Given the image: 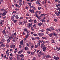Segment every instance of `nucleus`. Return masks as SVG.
I'll use <instances>...</instances> for the list:
<instances>
[{"label":"nucleus","instance_id":"1","mask_svg":"<svg viewBox=\"0 0 60 60\" xmlns=\"http://www.w3.org/2000/svg\"><path fill=\"white\" fill-rule=\"evenodd\" d=\"M42 42L43 43L44 42L43 40H40L38 42L37 45H40V44H41L40 43H41Z\"/></svg>","mask_w":60,"mask_h":60},{"label":"nucleus","instance_id":"2","mask_svg":"<svg viewBox=\"0 0 60 60\" xmlns=\"http://www.w3.org/2000/svg\"><path fill=\"white\" fill-rule=\"evenodd\" d=\"M26 45L28 47H30V46H31V45H32V43L31 42H29L28 43H26Z\"/></svg>","mask_w":60,"mask_h":60},{"label":"nucleus","instance_id":"3","mask_svg":"<svg viewBox=\"0 0 60 60\" xmlns=\"http://www.w3.org/2000/svg\"><path fill=\"white\" fill-rule=\"evenodd\" d=\"M10 48H13V49H15V45L12 44L10 45Z\"/></svg>","mask_w":60,"mask_h":60},{"label":"nucleus","instance_id":"4","mask_svg":"<svg viewBox=\"0 0 60 60\" xmlns=\"http://www.w3.org/2000/svg\"><path fill=\"white\" fill-rule=\"evenodd\" d=\"M10 51V49H8L7 51L6 52V53L7 55V56H9L10 55H9V53L8 51Z\"/></svg>","mask_w":60,"mask_h":60},{"label":"nucleus","instance_id":"5","mask_svg":"<svg viewBox=\"0 0 60 60\" xmlns=\"http://www.w3.org/2000/svg\"><path fill=\"white\" fill-rule=\"evenodd\" d=\"M53 59L55 60H59V58L58 56H57V57L56 56H54L53 57Z\"/></svg>","mask_w":60,"mask_h":60},{"label":"nucleus","instance_id":"6","mask_svg":"<svg viewBox=\"0 0 60 60\" xmlns=\"http://www.w3.org/2000/svg\"><path fill=\"white\" fill-rule=\"evenodd\" d=\"M29 11H30L32 13H35L33 9H30L29 10Z\"/></svg>","mask_w":60,"mask_h":60},{"label":"nucleus","instance_id":"7","mask_svg":"<svg viewBox=\"0 0 60 60\" xmlns=\"http://www.w3.org/2000/svg\"><path fill=\"white\" fill-rule=\"evenodd\" d=\"M38 34L39 36H43L44 35V34L42 33H38Z\"/></svg>","mask_w":60,"mask_h":60},{"label":"nucleus","instance_id":"8","mask_svg":"<svg viewBox=\"0 0 60 60\" xmlns=\"http://www.w3.org/2000/svg\"><path fill=\"white\" fill-rule=\"evenodd\" d=\"M24 50V49H22L21 50H20L18 52V54H21L22 53V52H23V51Z\"/></svg>","mask_w":60,"mask_h":60},{"label":"nucleus","instance_id":"9","mask_svg":"<svg viewBox=\"0 0 60 60\" xmlns=\"http://www.w3.org/2000/svg\"><path fill=\"white\" fill-rule=\"evenodd\" d=\"M6 30V27H5L4 28V30H3V31L2 32V33L4 34H5V30Z\"/></svg>","mask_w":60,"mask_h":60},{"label":"nucleus","instance_id":"10","mask_svg":"<svg viewBox=\"0 0 60 60\" xmlns=\"http://www.w3.org/2000/svg\"><path fill=\"white\" fill-rule=\"evenodd\" d=\"M28 24V26H27V27L28 28H30V27H31L32 26L31 25V24L30 23H29Z\"/></svg>","mask_w":60,"mask_h":60},{"label":"nucleus","instance_id":"11","mask_svg":"<svg viewBox=\"0 0 60 60\" xmlns=\"http://www.w3.org/2000/svg\"><path fill=\"white\" fill-rule=\"evenodd\" d=\"M42 49L43 51L45 52V51H46V47H45L44 48H43Z\"/></svg>","mask_w":60,"mask_h":60},{"label":"nucleus","instance_id":"12","mask_svg":"<svg viewBox=\"0 0 60 60\" xmlns=\"http://www.w3.org/2000/svg\"><path fill=\"white\" fill-rule=\"evenodd\" d=\"M55 14H56L57 16H60V15L59 14H60V13H58H58L57 12H55Z\"/></svg>","mask_w":60,"mask_h":60},{"label":"nucleus","instance_id":"13","mask_svg":"<svg viewBox=\"0 0 60 60\" xmlns=\"http://www.w3.org/2000/svg\"><path fill=\"white\" fill-rule=\"evenodd\" d=\"M49 28H51V30H52V31H54L55 30V29L52 26L50 28H49Z\"/></svg>","mask_w":60,"mask_h":60},{"label":"nucleus","instance_id":"14","mask_svg":"<svg viewBox=\"0 0 60 60\" xmlns=\"http://www.w3.org/2000/svg\"><path fill=\"white\" fill-rule=\"evenodd\" d=\"M24 49L25 50H29V48L27 47H24Z\"/></svg>","mask_w":60,"mask_h":60},{"label":"nucleus","instance_id":"15","mask_svg":"<svg viewBox=\"0 0 60 60\" xmlns=\"http://www.w3.org/2000/svg\"><path fill=\"white\" fill-rule=\"evenodd\" d=\"M20 44L21 45H22L23 44V40L20 42Z\"/></svg>","mask_w":60,"mask_h":60},{"label":"nucleus","instance_id":"16","mask_svg":"<svg viewBox=\"0 0 60 60\" xmlns=\"http://www.w3.org/2000/svg\"><path fill=\"white\" fill-rule=\"evenodd\" d=\"M53 35V33H51L50 34H48V35L50 37H52V36Z\"/></svg>","mask_w":60,"mask_h":60},{"label":"nucleus","instance_id":"17","mask_svg":"<svg viewBox=\"0 0 60 60\" xmlns=\"http://www.w3.org/2000/svg\"><path fill=\"white\" fill-rule=\"evenodd\" d=\"M11 39H13V37L14 38V37H15V36L14 35V34H12V35H11Z\"/></svg>","mask_w":60,"mask_h":60},{"label":"nucleus","instance_id":"18","mask_svg":"<svg viewBox=\"0 0 60 60\" xmlns=\"http://www.w3.org/2000/svg\"><path fill=\"white\" fill-rule=\"evenodd\" d=\"M39 2H40V0H37L36 3V4H38L39 3Z\"/></svg>","mask_w":60,"mask_h":60},{"label":"nucleus","instance_id":"19","mask_svg":"<svg viewBox=\"0 0 60 60\" xmlns=\"http://www.w3.org/2000/svg\"><path fill=\"white\" fill-rule=\"evenodd\" d=\"M20 56L21 57H22V58H23V57H24V54H21L20 55Z\"/></svg>","mask_w":60,"mask_h":60},{"label":"nucleus","instance_id":"20","mask_svg":"<svg viewBox=\"0 0 60 60\" xmlns=\"http://www.w3.org/2000/svg\"><path fill=\"white\" fill-rule=\"evenodd\" d=\"M2 47H4L5 46V44L4 43L3 44H2Z\"/></svg>","mask_w":60,"mask_h":60},{"label":"nucleus","instance_id":"21","mask_svg":"<svg viewBox=\"0 0 60 60\" xmlns=\"http://www.w3.org/2000/svg\"><path fill=\"white\" fill-rule=\"evenodd\" d=\"M35 54V52H31V55H34Z\"/></svg>","mask_w":60,"mask_h":60},{"label":"nucleus","instance_id":"22","mask_svg":"<svg viewBox=\"0 0 60 60\" xmlns=\"http://www.w3.org/2000/svg\"><path fill=\"white\" fill-rule=\"evenodd\" d=\"M3 25H4V24L2 23V22H0V25H1L2 26H3Z\"/></svg>","mask_w":60,"mask_h":60},{"label":"nucleus","instance_id":"23","mask_svg":"<svg viewBox=\"0 0 60 60\" xmlns=\"http://www.w3.org/2000/svg\"><path fill=\"white\" fill-rule=\"evenodd\" d=\"M51 41L52 43H55V40H54V39H52L51 40Z\"/></svg>","mask_w":60,"mask_h":60},{"label":"nucleus","instance_id":"24","mask_svg":"<svg viewBox=\"0 0 60 60\" xmlns=\"http://www.w3.org/2000/svg\"><path fill=\"white\" fill-rule=\"evenodd\" d=\"M13 22L15 23H17L18 21L17 20H14L13 21Z\"/></svg>","mask_w":60,"mask_h":60},{"label":"nucleus","instance_id":"25","mask_svg":"<svg viewBox=\"0 0 60 60\" xmlns=\"http://www.w3.org/2000/svg\"><path fill=\"white\" fill-rule=\"evenodd\" d=\"M52 34H53V35L54 36H56L57 35V34L54 33H53Z\"/></svg>","mask_w":60,"mask_h":60},{"label":"nucleus","instance_id":"26","mask_svg":"<svg viewBox=\"0 0 60 60\" xmlns=\"http://www.w3.org/2000/svg\"><path fill=\"white\" fill-rule=\"evenodd\" d=\"M15 17L16 19H19V17L18 15H16Z\"/></svg>","mask_w":60,"mask_h":60},{"label":"nucleus","instance_id":"27","mask_svg":"<svg viewBox=\"0 0 60 60\" xmlns=\"http://www.w3.org/2000/svg\"><path fill=\"white\" fill-rule=\"evenodd\" d=\"M23 30L25 32H27V28H25L23 29Z\"/></svg>","mask_w":60,"mask_h":60},{"label":"nucleus","instance_id":"28","mask_svg":"<svg viewBox=\"0 0 60 60\" xmlns=\"http://www.w3.org/2000/svg\"><path fill=\"white\" fill-rule=\"evenodd\" d=\"M46 30H47V31H51V30L50 29V28L49 29V28H47L46 29Z\"/></svg>","mask_w":60,"mask_h":60},{"label":"nucleus","instance_id":"29","mask_svg":"<svg viewBox=\"0 0 60 60\" xmlns=\"http://www.w3.org/2000/svg\"><path fill=\"white\" fill-rule=\"evenodd\" d=\"M40 20L42 22H44L45 21V20H44V19H41Z\"/></svg>","mask_w":60,"mask_h":60},{"label":"nucleus","instance_id":"30","mask_svg":"<svg viewBox=\"0 0 60 60\" xmlns=\"http://www.w3.org/2000/svg\"><path fill=\"white\" fill-rule=\"evenodd\" d=\"M14 19V17L12 16L11 18V20H13Z\"/></svg>","mask_w":60,"mask_h":60},{"label":"nucleus","instance_id":"31","mask_svg":"<svg viewBox=\"0 0 60 60\" xmlns=\"http://www.w3.org/2000/svg\"><path fill=\"white\" fill-rule=\"evenodd\" d=\"M42 23L41 22H40L38 23V26H41V25H42Z\"/></svg>","mask_w":60,"mask_h":60},{"label":"nucleus","instance_id":"32","mask_svg":"<svg viewBox=\"0 0 60 60\" xmlns=\"http://www.w3.org/2000/svg\"><path fill=\"white\" fill-rule=\"evenodd\" d=\"M56 49L57 51H59V49H58V47H56Z\"/></svg>","mask_w":60,"mask_h":60},{"label":"nucleus","instance_id":"33","mask_svg":"<svg viewBox=\"0 0 60 60\" xmlns=\"http://www.w3.org/2000/svg\"><path fill=\"white\" fill-rule=\"evenodd\" d=\"M13 13H15V14H16L17 13V11H13L12 12Z\"/></svg>","mask_w":60,"mask_h":60},{"label":"nucleus","instance_id":"34","mask_svg":"<svg viewBox=\"0 0 60 60\" xmlns=\"http://www.w3.org/2000/svg\"><path fill=\"white\" fill-rule=\"evenodd\" d=\"M32 40H36V38H32Z\"/></svg>","mask_w":60,"mask_h":60},{"label":"nucleus","instance_id":"35","mask_svg":"<svg viewBox=\"0 0 60 60\" xmlns=\"http://www.w3.org/2000/svg\"><path fill=\"white\" fill-rule=\"evenodd\" d=\"M34 47V45L33 44L30 47L31 48H33Z\"/></svg>","mask_w":60,"mask_h":60},{"label":"nucleus","instance_id":"36","mask_svg":"<svg viewBox=\"0 0 60 60\" xmlns=\"http://www.w3.org/2000/svg\"><path fill=\"white\" fill-rule=\"evenodd\" d=\"M32 60H37V59H36V58L34 57L33 58Z\"/></svg>","mask_w":60,"mask_h":60},{"label":"nucleus","instance_id":"37","mask_svg":"<svg viewBox=\"0 0 60 60\" xmlns=\"http://www.w3.org/2000/svg\"><path fill=\"white\" fill-rule=\"evenodd\" d=\"M3 13L6 14L7 13V11L6 10H4Z\"/></svg>","mask_w":60,"mask_h":60},{"label":"nucleus","instance_id":"38","mask_svg":"<svg viewBox=\"0 0 60 60\" xmlns=\"http://www.w3.org/2000/svg\"><path fill=\"white\" fill-rule=\"evenodd\" d=\"M44 44V43H42L41 44V48H42L43 47V45Z\"/></svg>","mask_w":60,"mask_h":60},{"label":"nucleus","instance_id":"39","mask_svg":"<svg viewBox=\"0 0 60 60\" xmlns=\"http://www.w3.org/2000/svg\"><path fill=\"white\" fill-rule=\"evenodd\" d=\"M33 35L34 36H38V35L36 34H33Z\"/></svg>","mask_w":60,"mask_h":60},{"label":"nucleus","instance_id":"40","mask_svg":"<svg viewBox=\"0 0 60 60\" xmlns=\"http://www.w3.org/2000/svg\"><path fill=\"white\" fill-rule=\"evenodd\" d=\"M39 45H35V48H37V47H39Z\"/></svg>","mask_w":60,"mask_h":60},{"label":"nucleus","instance_id":"41","mask_svg":"<svg viewBox=\"0 0 60 60\" xmlns=\"http://www.w3.org/2000/svg\"><path fill=\"white\" fill-rule=\"evenodd\" d=\"M58 6H60V4H58V5L56 4V7L57 8H58Z\"/></svg>","mask_w":60,"mask_h":60},{"label":"nucleus","instance_id":"42","mask_svg":"<svg viewBox=\"0 0 60 60\" xmlns=\"http://www.w3.org/2000/svg\"><path fill=\"white\" fill-rule=\"evenodd\" d=\"M40 32H44V30L43 29L42 30H40Z\"/></svg>","mask_w":60,"mask_h":60},{"label":"nucleus","instance_id":"43","mask_svg":"<svg viewBox=\"0 0 60 60\" xmlns=\"http://www.w3.org/2000/svg\"><path fill=\"white\" fill-rule=\"evenodd\" d=\"M4 8L1 9L0 10L1 11H4Z\"/></svg>","mask_w":60,"mask_h":60},{"label":"nucleus","instance_id":"44","mask_svg":"<svg viewBox=\"0 0 60 60\" xmlns=\"http://www.w3.org/2000/svg\"><path fill=\"white\" fill-rule=\"evenodd\" d=\"M4 43V42L2 41H1L0 42V44H3Z\"/></svg>","mask_w":60,"mask_h":60},{"label":"nucleus","instance_id":"45","mask_svg":"<svg viewBox=\"0 0 60 60\" xmlns=\"http://www.w3.org/2000/svg\"><path fill=\"white\" fill-rule=\"evenodd\" d=\"M7 41H8V43L10 42V41H11L9 39H8Z\"/></svg>","mask_w":60,"mask_h":60},{"label":"nucleus","instance_id":"46","mask_svg":"<svg viewBox=\"0 0 60 60\" xmlns=\"http://www.w3.org/2000/svg\"><path fill=\"white\" fill-rule=\"evenodd\" d=\"M19 25H20L21 24H22V22H20L19 23Z\"/></svg>","mask_w":60,"mask_h":60},{"label":"nucleus","instance_id":"47","mask_svg":"<svg viewBox=\"0 0 60 60\" xmlns=\"http://www.w3.org/2000/svg\"><path fill=\"white\" fill-rule=\"evenodd\" d=\"M38 10H41V7H38Z\"/></svg>","mask_w":60,"mask_h":60},{"label":"nucleus","instance_id":"48","mask_svg":"<svg viewBox=\"0 0 60 60\" xmlns=\"http://www.w3.org/2000/svg\"><path fill=\"white\" fill-rule=\"evenodd\" d=\"M31 29L32 31H34V29L33 27H31Z\"/></svg>","mask_w":60,"mask_h":60},{"label":"nucleus","instance_id":"49","mask_svg":"<svg viewBox=\"0 0 60 60\" xmlns=\"http://www.w3.org/2000/svg\"><path fill=\"white\" fill-rule=\"evenodd\" d=\"M21 45H19V48H20V49H22V46Z\"/></svg>","mask_w":60,"mask_h":60},{"label":"nucleus","instance_id":"50","mask_svg":"<svg viewBox=\"0 0 60 60\" xmlns=\"http://www.w3.org/2000/svg\"><path fill=\"white\" fill-rule=\"evenodd\" d=\"M20 55L19 54H17V56L18 58L19 57V56H20Z\"/></svg>","mask_w":60,"mask_h":60},{"label":"nucleus","instance_id":"51","mask_svg":"<svg viewBox=\"0 0 60 60\" xmlns=\"http://www.w3.org/2000/svg\"><path fill=\"white\" fill-rule=\"evenodd\" d=\"M33 27H36V24H35L33 25Z\"/></svg>","mask_w":60,"mask_h":60},{"label":"nucleus","instance_id":"52","mask_svg":"<svg viewBox=\"0 0 60 60\" xmlns=\"http://www.w3.org/2000/svg\"><path fill=\"white\" fill-rule=\"evenodd\" d=\"M19 5H20V6H21V5H22V3L20 2L19 3Z\"/></svg>","mask_w":60,"mask_h":60},{"label":"nucleus","instance_id":"53","mask_svg":"<svg viewBox=\"0 0 60 60\" xmlns=\"http://www.w3.org/2000/svg\"><path fill=\"white\" fill-rule=\"evenodd\" d=\"M13 56V54L12 53H11L10 54V56Z\"/></svg>","mask_w":60,"mask_h":60},{"label":"nucleus","instance_id":"54","mask_svg":"<svg viewBox=\"0 0 60 60\" xmlns=\"http://www.w3.org/2000/svg\"><path fill=\"white\" fill-rule=\"evenodd\" d=\"M2 40L3 42H4V41H5V40H4V39L3 38H2Z\"/></svg>","mask_w":60,"mask_h":60},{"label":"nucleus","instance_id":"55","mask_svg":"<svg viewBox=\"0 0 60 60\" xmlns=\"http://www.w3.org/2000/svg\"><path fill=\"white\" fill-rule=\"evenodd\" d=\"M6 14H4V13H3V14H2V16H5Z\"/></svg>","mask_w":60,"mask_h":60},{"label":"nucleus","instance_id":"56","mask_svg":"<svg viewBox=\"0 0 60 60\" xmlns=\"http://www.w3.org/2000/svg\"><path fill=\"white\" fill-rule=\"evenodd\" d=\"M34 22L35 23H37V22L36 21V20H34Z\"/></svg>","mask_w":60,"mask_h":60},{"label":"nucleus","instance_id":"57","mask_svg":"<svg viewBox=\"0 0 60 60\" xmlns=\"http://www.w3.org/2000/svg\"><path fill=\"white\" fill-rule=\"evenodd\" d=\"M26 16H28V17L29 16V15L28 14V13H27L26 14Z\"/></svg>","mask_w":60,"mask_h":60},{"label":"nucleus","instance_id":"58","mask_svg":"<svg viewBox=\"0 0 60 60\" xmlns=\"http://www.w3.org/2000/svg\"><path fill=\"white\" fill-rule=\"evenodd\" d=\"M28 36H29V34H27V35H26V38H28Z\"/></svg>","mask_w":60,"mask_h":60},{"label":"nucleus","instance_id":"59","mask_svg":"<svg viewBox=\"0 0 60 60\" xmlns=\"http://www.w3.org/2000/svg\"><path fill=\"white\" fill-rule=\"evenodd\" d=\"M19 9L18 8H16L15 9V11H19Z\"/></svg>","mask_w":60,"mask_h":60},{"label":"nucleus","instance_id":"60","mask_svg":"<svg viewBox=\"0 0 60 60\" xmlns=\"http://www.w3.org/2000/svg\"><path fill=\"white\" fill-rule=\"evenodd\" d=\"M13 58H12V57H10V60H12V59Z\"/></svg>","mask_w":60,"mask_h":60},{"label":"nucleus","instance_id":"61","mask_svg":"<svg viewBox=\"0 0 60 60\" xmlns=\"http://www.w3.org/2000/svg\"><path fill=\"white\" fill-rule=\"evenodd\" d=\"M54 21H55V22H56L57 21V19H54Z\"/></svg>","mask_w":60,"mask_h":60},{"label":"nucleus","instance_id":"62","mask_svg":"<svg viewBox=\"0 0 60 60\" xmlns=\"http://www.w3.org/2000/svg\"><path fill=\"white\" fill-rule=\"evenodd\" d=\"M42 38L43 39H46V37H42Z\"/></svg>","mask_w":60,"mask_h":60},{"label":"nucleus","instance_id":"63","mask_svg":"<svg viewBox=\"0 0 60 60\" xmlns=\"http://www.w3.org/2000/svg\"><path fill=\"white\" fill-rule=\"evenodd\" d=\"M41 16H39H39L38 17V19H41Z\"/></svg>","mask_w":60,"mask_h":60},{"label":"nucleus","instance_id":"64","mask_svg":"<svg viewBox=\"0 0 60 60\" xmlns=\"http://www.w3.org/2000/svg\"><path fill=\"white\" fill-rule=\"evenodd\" d=\"M44 15H43V14H41V15L40 16V17H43V16Z\"/></svg>","mask_w":60,"mask_h":60}]
</instances>
